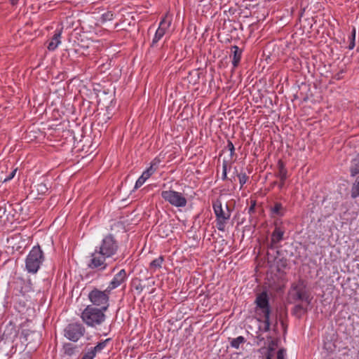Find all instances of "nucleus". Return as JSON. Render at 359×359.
I'll use <instances>...</instances> for the list:
<instances>
[{"mask_svg":"<svg viewBox=\"0 0 359 359\" xmlns=\"http://www.w3.org/2000/svg\"><path fill=\"white\" fill-rule=\"evenodd\" d=\"M277 346H278V341L276 340H271L269 344L266 353H273V351H275Z\"/></svg>","mask_w":359,"mask_h":359,"instance_id":"473e14b6","label":"nucleus"},{"mask_svg":"<svg viewBox=\"0 0 359 359\" xmlns=\"http://www.w3.org/2000/svg\"><path fill=\"white\" fill-rule=\"evenodd\" d=\"M359 196V176L357 177L355 182L351 188V197L355 198Z\"/></svg>","mask_w":359,"mask_h":359,"instance_id":"bb28decb","label":"nucleus"},{"mask_svg":"<svg viewBox=\"0 0 359 359\" xmlns=\"http://www.w3.org/2000/svg\"><path fill=\"white\" fill-rule=\"evenodd\" d=\"M212 208L216 217V227L219 231H224L231 217V209L228 205H226V210H224L219 200L213 202Z\"/></svg>","mask_w":359,"mask_h":359,"instance_id":"20e7f679","label":"nucleus"},{"mask_svg":"<svg viewBox=\"0 0 359 359\" xmlns=\"http://www.w3.org/2000/svg\"><path fill=\"white\" fill-rule=\"evenodd\" d=\"M264 318V331L268 332L270 330L271 323H270V315L267 316H262Z\"/></svg>","mask_w":359,"mask_h":359,"instance_id":"2f4dec72","label":"nucleus"},{"mask_svg":"<svg viewBox=\"0 0 359 359\" xmlns=\"http://www.w3.org/2000/svg\"><path fill=\"white\" fill-rule=\"evenodd\" d=\"M170 21L167 20L165 18H163L159 25L158 28L157 29L155 35L153 38L151 46L154 47L156 44L162 39V37L165 35L166 29L170 27Z\"/></svg>","mask_w":359,"mask_h":359,"instance_id":"9b49d317","label":"nucleus"},{"mask_svg":"<svg viewBox=\"0 0 359 359\" xmlns=\"http://www.w3.org/2000/svg\"><path fill=\"white\" fill-rule=\"evenodd\" d=\"M274 226L275 228L271 233L270 243L268 244V248L272 250L278 248V243L283 240L285 233V228L278 225V222H274Z\"/></svg>","mask_w":359,"mask_h":359,"instance_id":"9d476101","label":"nucleus"},{"mask_svg":"<svg viewBox=\"0 0 359 359\" xmlns=\"http://www.w3.org/2000/svg\"><path fill=\"white\" fill-rule=\"evenodd\" d=\"M45 259L44 254L41 247L34 246L25 259V269L30 273H36L40 269Z\"/></svg>","mask_w":359,"mask_h":359,"instance_id":"7ed1b4c3","label":"nucleus"},{"mask_svg":"<svg viewBox=\"0 0 359 359\" xmlns=\"http://www.w3.org/2000/svg\"><path fill=\"white\" fill-rule=\"evenodd\" d=\"M12 336H16V330L13 325L11 323L8 325H6L3 332L2 328L0 327V337L1 340H7L8 339H11Z\"/></svg>","mask_w":359,"mask_h":359,"instance_id":"4468645a","label":"nucleus"},{"mask_svg":"<svg viewBox=\"0 0 359 359\" xmlns=\"http://www.w3.org/2000/svg\"><path fill=\"white\" fill-rule=\"evenodd\" d=\"M17 170V168L13 170L4 179V182H7L12 180L15 177Z\"/></svg>","mask_w":359,"mask_h":359,"instance_id":"58836bf2","label":"nucleus"},{"mask_svg":"<svg viewBox=\"0 0 359 359\" xmlns=\"http://www.w3.org/2000/svg\"><path fill=\"white\" fill-rule=\"evenodd\" d=\"M119 243L112 233L104 236L100 244L95 247L88 263V268L97 271H104L108 266L107 260L116 261Z\"/></svg>","mask_w":359,"mask_h":359,"instance_id":"f257e3e1","label":"nucleus"},{"mask_svg":"<svg viewBox=\"0 0 359 359\" xmlns=\"http://www.w3.org/2000/svg\"><path fill=\"white\" fill-rule=\"evenodd\" d=\"M245 341L246 340L245 337H243V336H239L235 339H232L230 342V344L231 347L238 349L239 348L240 345L244 344Z\"/></svg>","mask_w":359,"mask_h":359,"instance_id":"393cba45","label":"nucleus"},{"mask_svg":"<svg viewBox=\"0 0 359 359\" xmlns=\"http://www.w3.org/2000/svg\"><path fill=\"white\" fill-rule=\"evenodd\" d=\"M111 292H108V287L102 291L96 287L93 288L88 294V299L91 303L103 310H107Z\"/></svg>","mask_w":359,"mask_h":359,"instance_id":"423d86ee","label":"nucleus"},{"mask_svg":"<svg viewBox=\"0 0 359 359\" xmlns=\"http://www.w3.org/2000/svg\"><path fill=\"white\" fill-rule=\"evenodd\" d=\"M237 177H238L239 180L241 189H242L243 185L248 182L249 177L246 175L245 172L237 173Z\"/></svg>","mask_w":359,"mask_h":359,"instance_id":"c756f323","label":"nucleus"},{"mask_svg":"<svg viewBox=\"0 0 359 359\" xmlns=\"http://www.w3.org/2000/svg\"><path fill=\"white\" fill-rule=\"evenodd\" d=\"M257 339H259L260 341L264 340V338L263 337H260L259 336L257 337Z\"/></svg>","mask_w":359,"mask_h":359,"instance_id":"8fccbe9b","label":"nucleus"},{"mask_svg":"<svg viewBox=\"0 0 359 359\" xmlns=\"http://www.w3.org/2000/svg\"><path fill=\"white\" fill-rule=\"evenodd\" d=\"M232 54V65L234 68L237 67L241 60L243 50L237 46H233L231 48Z\"/></svg>","mask_w":359,"mask_h":359,"instance_id":"2eb2a0df","label":"nucleus"},{"mask_svg":"<svg viewBox=\"0 0 359 359\" xmlns=\"http://www.w3.org/2000/svg\"><path fill=\"white\" fill-rule=\"evenodd\" d=\"M95 357V352L90 348L86 351L82 352L80 359H93Z\"/></svg>","mask_w":359,"mask_h":359,"instance_id":"c85d7f7f","label":"nucleus"},{"mask_svg":"<svg viewBox=\"0 0 359 359\" xmlns=\"http://www.w3.org/2000/svg\"><path fill=\"white\" fill-rule=\"evenodd\" d=\"M281 325L283 327H285V323L283 322V320H281Z\"/></svg>","mask_w":359,"mask_h":359,"instance_id":"09e8293b","label":"nucleus"},{"mask_svg":"<svg viewBox=\"0 0 359 359\" xmlns=\"http://www.w3.org/2000/svg\"><path fill=\"white\" fill-rule=\"evenodd\" d=\"M255 303L257 304V309L261 311L262 316L270 315L271 308L269 305V299L266 291H263L257 294Z\"/></svg>","mask_w":359,"mask_h":359,"instance_id":"1a4fd4ad","label":"nucleus"},{"mask_svg":"<svg viewBox=\"0 0 359 359\" xmlns=\"http://www.w3.org/2000/svg\"><path fill=\"white\" fill-rule=\"evenodd\" d=\"M106 311L88 305L81 313V318L88 326L95 327L104 321L106 316L104 312Z\"/></svg>","mask_w":359,"mask_h":359,"instance_id":"f03ea898","label":"nucleus"},{"mask_svg":"<svg viewBox=\"0 0 359 359\" xmlns=\"http://www.w3.org/2000/svg\"><path fill=\"white\" fill-rule=\"evenodd\" d=\"M290 298L294 302H305L307 305L311 302L312 297L306 290V283L303 279H299L297 283H293L290 291Z\"/></svg>","mask_w":359,"mask_h":359,"instance_id":"39448f33","label":"nucleus"},{"mask_svg":"<svg viewBox=\"0 0 359 359\" xmlns=\"http://www.w3.org/2000/svg\"><path fill=\"white\" fill-rule=\"evenodd\" d=\"M152 175L151 173H150V172L148 170H146L143 172V173L142 174V175L140 177H143V179L144 180H147V179H149L151 176Z\"/></svg>","mask_w":359,"mask_h":359,"instance_id":"a19ab883","label":"nucleus"},{"mask_svg":"<svg viewBox=\"0 0 359 359\" xmlns=\"http://www.w3.org/2000/svg\"><path fill=\"white\" fill-rule=\"evenodd\" d=\"M284 357L285 350L283 348L279 349L277 353V359H284Z\"/></svg>","mask_w":359,"mask_h":359,"instance_id":"79ce46f5","label":"nucleus"},{"mask_svg":"<svg viewBox=\"0 0 359 359\" xmlns=\"http://www.w3.org/2000/svg\"><path fill=\"white\" fill-rule=\"evenodd\" d=\"M65 337L72 341H77L82 337L86 329L84 326L79 323H69L64 330Z\"/></svg>","mask_w":359,"mask_h":359,"instance_id":"6e6552de","label":"nucleus"},{"mask_svg":"<svg viewBox=\"0 0 359 359\" xmlns=\"http://www.w3.org/2000/svg\"><path fill=\"white\" fill-rule=\"evenodd\" d=\"M228 180H229L231 182H233V181H235V180H236V178H235V177L233 176V177H232L231 178H229Z\"/></svg>","mask_w":359,"mask_h":359,"instance_id":"49530a36","label":"nucleus"},{"mask_svg":"<svg viewBox=\"0 0 359 359\" xmlns=\"http://www.w3.org/2000/svg\"><path fill=\"white\" fill-rule=\"evenodd\" d=\"M161 197L165 201L177 208H184L187 204L185 196L182 193L174 190L163 191Z\"/></svg>","mask_w":359,"mask_h":359,"instance_id":"0eeeda50","label":"nucleus"},{"mask_svg":"<svg viewBox=\"0 0 359 359\" xmlns=\"http://www.w3.org/2000/svg\"><path fill=\"white\" fill-rule=\"evenodd\" d=\"M345 72V71L344 69H341V71H339L338 73H337L336 74H334L333 76V79H336V80H340L343 78V76L342 74Z\"/></svg>","mask_w":359,"mask_h":359,"instance_id":"ea45409f","label":"nucleus"},{"mask_svg":"<svg viewBox=\"0 0 359 359\" xmlns=\"http://www.w3.org/2000/svg\"><path fill=\"white\" fill-rule=\"evenodd\" d=\"M36 334V332L34 331H31L29 330H22L21 335L24 338L25 341L29 344L30 341H29L28 337L29 334Z\"/></svg>","mask_w":359,"mask_h":359,"instance_id":"72a5a7b5","label":"nucleus"},{"mask_svg":"<svg viewBox=\"0 0 359 359\" xmlns=\"http://www.w3.org/2000/svg\"><path fill=\"white\" fill-rule=\"evenodd\" d=\"M127 273L125 269H121L118 273H116L111 281L109 283L108 292H111L113 290L119 287L121 284L126 282L127 280Z\"/></svg>","mask_w":359,"mask_h":359,"instance_id":"f8f14e48","label":"nucleus"},{"mask_svg":"<svg viewBox=\"0 0 359 359\" xmlns=\"http://www.w3.org/2000/svg\"><path fill=\"white\" fill-rule=\"evenodd\" d=\"M225 148L229 149V151H230L231 158H232L233 156H235V154H235V147H234V145L232 143V142L230 140H228L227 145Z\"/></svg>","mask_w":359,"mask_h":359,"instance_id":"f704fd0d","label":"nucleus"},{"mask_svg":"<svg viewBox=\"0 0 359 359\" xmlns=\"http://www.w3.org/2000/svg\"><path fill=\"white\" fill-rule=\"evenodd\" d=\"M146 180L143 179V177H140L136 181L135 189H138L143 185Z\"/></svg>","mask_w":359,"mask_h":359,"instance_id":"4c0bfd02","label":"nucleus"},{"mask_svg":"<svg viewBox=\"0 0 359 359\" xmlns=\"http://www.w3.org/2000/svg\"><path fill=\"white\" fill-rule=\"evenodd\" d=\"M114 14L112 11H107L102 15V22L110 21L114 19Z\"/></svg>","mask_w":359,"mask_h":359,"instance_id":"7c9ffc66","label":"nucleus"},{"mask_svg":"<svg viewBox=\"0 0 359 359\" xmlns=\"http://www.w3.org/2000/svg\"><path fill=\"white\" fill-rule=\"evenodd\" d=\"M161 162V160L158 157H156L151 161L150 166L147 170L153 175L158 170Z\"/></svg>","mask_w":359,"mask_h":359,"instance_id":"5701e85b","label":"nucleus"},{"mask_svg":"<svg viewBox=\"0 0 359 359\" xmlns=\"http://www.w3.org/2000/svg\"><path fill=\"white\" fill-rule=\"evenodd\" d=\"M232 162L226 160H224L222 163V180H227V170L231 167Z\"/></svg>","mask_w":359,"mask_h":359,"instance_id":"a878e982","label":"nucleus"},{"mask_svg":"<svg viewBox=\"0 0 359 359\" xmlns=\"http://www.w3.org/2000/svg\"><path fill=\"white\" fill-rule=\"evenodd\" d=\"M280 182L278 183L279 189H282L285 185V182L286 180H283L282 178H279Z\"/></svg>","mask_w":359,"mask_h":359,"instance_id":"37998d69","label":"nucleus"},{"mask_svg":"<svg viewBox=\"0 0 359 359\" xmlns=\"http://www.w3.org/2000/svg\"><path fill=\"white\" fill-rule=\"evenodd\" d=\"M355 28H353V31H352V33H351V42L348 45V48L350 50L353 49L355 46Z\"/></svg>","mask_w":359,"mask_h":359,"instance_id":"c9c22d12","label":"nucleus"},{"mask_svg":"<svg viewBox=\"0 0 359 359\" xmlns=\"http://www.w3.org/2000/svg\"><path fill=\"white\" fill-rule=\"evenodd\" d=\"M109 341V339H105L104 341L98 342L95 346L90 347L92 351H93L95 352V355L97 352H100L106 346L107 343Z\"/></svg>","mask_w":359,"mask_h":359,"instance_id":"cd10ccee","label":"nucleus"},{"mask_svg":"<svg viewBox=\"0 0 359 359\" xmlns=\"http://www.w3.org/2000/svg\"><path fill=\"white\" fill-rule=\"evenodd\" d=\"M54 126H58V124L56 123V124H51V125H50V127Z\"/></svg>","mask_w":359,"mask_h":359,"instance_id":"3c124183","label":"nucleus"},{"mask_svg":"<svg viewBox=\"0 0 359 359\" xmlns=\"http://www.w3.org/2000/svg\"><path fill=\"white\" fill-rule=\"evenodd\" d=\"M131 285L132 287L137 291V294H140L144 288V285H143L142 280L138 278L133 279Z\"/></svg>","mask_w":359,"mask_h":359,"instance_id":"4be33fe9","label":"nucleus"},{"mask_svg":"<svg viewBox=\"0 0 359 359\" xmlns=\"http://www.w3.org/2000/svg\"><path fill=\"white\" fill-rule=\"evenodd\" d=\"M164 262V257L159 256L158 258L154 259L149 264V269L155 271L157 269H160L162 266V264Z\"/></svg>","mask_w":359,"mask_h":359,"instance_id":"aec40b11","label":"nucleus"},{"mask_svg":"<svg viewBox=\"0 0 359 359\" xmlns=\"http://www.w3.org/2000/svg\"><path fill=\"white\" fill-rule=\"evenodd\" d=\"M257 201L255 200H251L250 201V205L248 208V213L249 215H252L255 212Z\"/></svg>","mask_w":359,"mask_h":359,"instance_id":"e433bc0d","label":"nucleus"},{"mask_svg":"<svg viewBox=\"0 0 359 359\" xmlns=\"http://www.w3.org/2000/svg\"><path fill=\"white\" fill-rule=\"evenodd\" d=\"M273 356V353H266L265 359H272Z\"/></svg>","mask_w":359,"mask_h":359,"instance_id":"c03bdc74","label":"nucleus"},{"mask_svg":"<svg viewBox=\"0 0 359 359\" xmlns=\"http://www.w3.org/2000/svg\"><path fill=\"white\" fill-rule=\"evenodd\" d=\"M278 182H277L276 181L273 182L271 183V186L272 187H274L275 185L278 184Z\"/></svg>","mask_w":359,"mask_h":359,"instance_id":"de8ad7c7","label":"nucleus"},{"mask_svg":"<svg viewBox=\"0 0 359 359\" xmlns=\"http://www.w3.org/2000/svg\"><path fill=\"white\" fill-rule=\"evenodd\" d=\"M62 34V29H57L53 36L50 41L48 43V49L49 50H55L57 46L60 43V37Z\"/></svg>","mask_w":359,"mask_h":359,"instance_id":"dca6fc26","label":"nucleus"},{"mask_svg":"<svg viewBox=\"0 0 359 359\" xmlns=\"http://www.w3.org/2000/svg\"><path fill=\"white\" fill-rule=\"evenodd\" d=\"M19 0H9L12 6H15L18 3Z\"/></svg>","mask_w":359,"mask_h":359,"instance_id":"a18cd8bd","label":"nucleus"},{"mask_svg":"<svg viewBox=\"0 0 359 359\" xmlns=\"http://www.w3.org/2000/svg\"><path fill=\"white\" fill-rule=\"evenodd\" d=\"M64 353L66 355L72 356L76 354L78 351V346L72 343H65L62 347Z\"/></svg>","mask_w":359,"mask_h":359,"instance_id":"a211bd4d","label":"nucleus"},{"mask_svg":"<svg viewBox=\"0 0 359 359\" xmlns=\"http://www.w3.org/2000/svg\"><path fill=\"white\" fill-rule=\"evenodd\" d=\"M34 188L39 196H43L48 191V188L47 187L46 184L43 182L38 183L36 185L34 186Z\"/></svg>","mask_w":359,"mask_h":359,"instance_id":"b1692460","label":"nucleus"},{"mask_svg":"<svg viewBox=\"0 0 359 359\" xmlns=\"http://www.w3.org/2000/svg\"><path fill=\"white\" fill-rule=\"evenodd\" d=\"M278 172L275 174V176L278 178H282L283 180H287V170L285 167V164L282 159H279L277 163Z\"/></svg>","mask_w":359,"mask_h":359,"instance_id":"f3484780","label":"nucleus"},{"mask_svg":"<svg viewBox=\"0 0 359 359\" xmlns=\"http://www.w3.org/2000/svg\"><path fill=\"white\" fill-rule=\"evenodd\" d=\"M286 212V208L280 202H275L273 205L270 208V213L272 217H283Z\"/></svg>","mask_w":359,"mask_h":359,"instance_id":"ddd939ff","label":"nucleus"},{"mask_svg":"<svg viewBox=\"0 0 359 359\" xmlns=\"http://www.w3.org/2000/svg\"><path fill=\"white\" fill-rule=\"evenodd\" d=\"M306 311L307 309L304 308L301 304L295 305L292 309V313L299 318H300L303 314L306 313Z\"/></svg>","mask_w":359,"mask_h":359,"instance_id":"412c9836","label":"nucleus"},{"mask_svg":"<svg viewBox=\"0 0 359 359\" xmlns=\"http://www.w3.org/2000/svg\"><path fill=\"white\" fill-rule=\"evenodd\" d=\"M350 172L352 177H355L359 174V154L351 161Z\"/></svg>","mask_w":359,"mask_h":359,"instance_id":"6ab92c4d","label":"nucleus"}]
</instances>
